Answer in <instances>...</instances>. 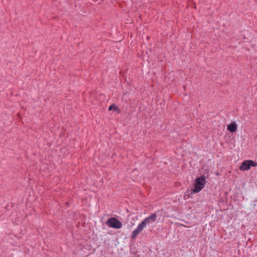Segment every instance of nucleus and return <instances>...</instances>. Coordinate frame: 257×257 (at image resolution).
<instances>
[{"instance_id": "nucleus-1", "label": "nucleus", "mask_w": 257, "mask_h": 257, "mask_svg": "<svg viewBox=\"0 0 257 257\" xmlns=\"http://www.w3.org/2000/svg\"><path fill=\"white\" fill-rule=\"evenodd\" d=\"M157 215L156 213H153L148 217L144 219L141 223H140L137 228L132 232L131 238L133 239H136L137 236L143 231L147 224L154 222L157 219Z\"/></svg>"}, {"instance_id": "nucleus-2", "label": "nucleus", "mask_w": 257, "mask_h": 257, "mask_svg": "<svg viewBox=\"0 0 257 257\" xmlns=\"http://www.w3.org/2000/svg\"><path fill=\"white\" fill-rule=\"evenodd\" d=\"M206 183V178L203 175L196 178L195 181L194 188L192 190L191 193H196L200 192L204 188Z\"/></svg>"}, {"instance_id": "nucleus-3", "label": "nucleus", "mask_w": 257, "mask_h": 257, "mask_svg": "<svg viewBox=\"0 0 257 257\" xmlns=\"http://www.w3.org/2000/svg\"><path fill=\"white\" fill-rule=\"evenodd\" d=\"M106 224L109 227L119 229L122 226V223L115 217L109 218L106 222Z\"/></svg>"}, {"instance_id": "nucleus-4", "label": "nucleus", "mask_w": 257, "mask_h": 257, "mask_svg": "<svg viewBox=\"0 0 257 257\" xmlns=\"http://www.w3.org/2000/svg\"><path fill=\"white\" fill-rule=\"evenodd\" d=\"M256 166L257 163L252 160H248L244 161L239 169L241 171H246L249 170L251 166L256 167Z\"/></svg>"}, {"instance_id": "nucleus-5", "label": "nucleus", "mask_w": 257, "mask_h": 257, "mask_svg": "<svg viewBox=\"0 0 257 257\" xmlns=\"http://www.w3.org/2000/svg\"><path fill=\"white\" fill-rule=\"evenodd\" d=\"M237 127L235 122H232L227 125V130L231 133H234L237 131Z\"/></svg>"}, {"instance_id": "nucleus-6", "label": "nucleus", "mask_w": 257, "mask_h": 257, "mask_svg": "<svg viewBox=\"0 0 257 257\" xmlns=\"http://www.w3.org/2000/svg\"><path fill=\"white\" fill-rule=\"evenodd\" d=\"M112 109H113L114 111H118L119 108L117 106L115 105L114 104H112L110 106H109V107H108V110L109 111H110Z\"/></svg>"}]
</instances>
